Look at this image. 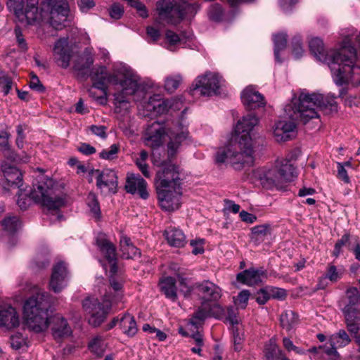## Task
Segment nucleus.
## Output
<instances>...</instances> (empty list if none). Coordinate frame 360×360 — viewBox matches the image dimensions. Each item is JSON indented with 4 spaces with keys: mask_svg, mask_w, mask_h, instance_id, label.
Masks as SVG:
<instances>
[{
    "mask_svg": "<svg viewBox=\"0 0 360 360\" xmlns=\"http://www.w3.org/2000/svg\"><path fill=\"white\" fill-rule=\"evenodd\" d=\"M53 55L58 66L64 69L69 67L70 61L74 57V51L68 37L60 38L56 41L53 49Z\"/></svg>",
    "mask_w": 360,
    "mask_h": 360,
    "instance_id": "f3484780",
    "label": "nucleus"
},
{
    "mask_svg": "<svg viewBox=\"0 0 360 360\" xmlns=\"http://www.w3.org/2000/svg\"><path fill=\"white\" fill-rule=\"evenodd\" d=\"M330 347L323 345V351L328 355L338 356L337 349L347 345L350 342L347 333L344 330H340L338 333L331 335L328 339Z\"/></svg>",
    "mask_w": 360,
    "mask_h": 360,
    "instance_id": "393cba45",
    "label": "nucleus"
},
{
    "mask_svg": "<svg viewBox=\"0 0 360 360\" xmlns=\"http://www.w3.org/2000/svg\"><path fill=\"white\" fill-rule=\"evenodd\" d=\"M183 106V103L180 100L176 98L171 100H165L159 94L150 96L148 101L143 105L146 110L144 115H158L167 112L169 110H179Z\"/></svg>",
    "mask_w": 360,
    "mask_h": 360,
    "instance_id": "4468645a",
    "label": "nucleus"
},
{
    "mask_svg": "<svg viewBox=\"0 0 360 360\" xmlns=\"http://www.w3.org/2000/svg\"><path fill=\"white\" fill-rule=\"evenodd\" d=\"M148 157V153L146 150H141L139 155V158H136L135 163L139 170L141 172L142 174L146 178H150V173L148 169V165L146 163Z\"/></svg>",
    "mask_w": 360,
    "mask_h": 360,
    "instance_id": "a19ab883",
    "label": "nucleus"
},
{
    "mask_svg": "<svg viewBox=\"0 0 360 360\" xmlns=\"http://www.w3.org/2000/svg\"><path fill=\"white\" fill-rule=\"evenodd\" d=\"M224 312L223 308L218 304H213L211 307L209 304L202 303V306L187 323L186 327L188 330H191V328H194L195 330L199 329L207 317L214 316L217 319H221Z\"/></svg>",
    "mask_w": 360,
    "mask_h": 360,
    "instance_id": "dca6fc26",
    "label": "nucleus"
},
{
    "mask_svg": "<svg viewBox=\"0 0 360 360\" xmlns=\"http://www.w3.org/2000/svg\"><path fill=\"white\" fill-rule=\"evenodd\" d=\"M255 174L266 189H282L286 183L294 181L297 176L295 166L287 159L278 160L274 167L265 172L257 169Z\"/></svg>",
    "mask_w": 360,
    "mask_h": 360,
    "instance_id": "9b49d317",
    "label": "nucleus"
},
{
    "mask_svg": "<svg viewBox=\"0 0 360 360\" xmlns=\"http://www.w3.org/2000/svg\"><path fill=\"white\" fill-rule=\"evenodd\" d=\"M169 270L172 274L176 276L177 279H179L180 276L185 275V269L177 264H171L169 266Z\"/></svg>",
    "mask_w": 360,
    "mask_h": 360,
    "instance_id": "69168bd1",
    "label": "nucleus"
},
{
    "mask_svg": "<svg viewBox=\"0 0 360 360\" xmlns=\"http://www.w3.org/2000/svg\"><path fill=\"white\" fill-rule=\"evenodd\" d=\"M93 63L94 58L91 56H80L74 63L73 68L79 73L84 74L85 70L89 68Z\"/></svg>",
    "mask_w": 360,
    "mask_h": 360,
    "instance_id": "c9c22d12",
    "label": "nucleus"
},
{
    "mask_svg": "<svg viewBox=\"0 0 360 360\" xmlns=\"http://www.w3.org/2000/svg\"><path fill=\"white\" fill-rule=\"evenodd\" d=\"M125 189L129 193H138L143 199L148 197L147 183L139 174H129L127 175Z\"/></svg>",
    "mask_w": 360,
    "mask_h": 360,
    "instance_id": "5701e85b",
    "label": "nucleus"
},
{
    "mask_svg": "<svg viewBox=\"0 0 360 360\" xmlns=\"http://www.w3.org/2000/svg\"><path fill=\"white\" fill-rule=\"evenodd\" d=\"M244 105L249 110H254L265 105L264 96L253 86H247L241 93Z\"/></svg>",
    "mask_w": 360,
    "mask_h": 360,
    "instance_id": "4be33fe9",
    "label": "nucleus"
},
{
    "mask_svg": "<svg viewBox=\"0 0 360 360\" xmlns=\"http://www.w3.org/2000/svg\"><path fill=\"white\" fill-rule=\"evenodd\" d=\"M283 347L288 352L293 351L296 354H305V351L304 349L295 346L293 344L292 341L288 338L285 337L283 338Z\"/></svg>",
    "mask_w": 360,
    "mask_h": 360,
    "instance_id": "5fc2aeb1",
    "label": "nucleus"
},
{
    "mask_svg": "<svg viewBox=\"0 0 360 360\" xmlns=\"http://www.w3.org/2000/svg\"><path fill=\"white\" fill-rule=\"evenodd\" d=\"M2 175L0 176V186L6 191L12 188H19L22 179V173L15 166L4 163L1 166Z\"/></svg>",
    "mask_w": 360,
    "mask_h": 360,
    "instance_id": "a211bd4d",
    "label": "nucleus"
},
{
    "mask_svg": "<svg viewBox=\"0 0 360 360\" xmlns=\"http://www.w3.org/2000/svg\"><path fill=\"white\" fill-rule=\"evenodd\" d=\"M351 41L352 39L347 36L339 49H330L326 52L320 38L314 37L309 43L311 53L317 60L328 65L333 81L338 85H360V67L355 65L356 51Z\"/></svg>",
    "mask_w": 360,
    "mask_h": 360,
    "instance_id": "f03ea898",
    "label": "nucleus"
},
{
    "mask_svg": "<svg viewBox=\"0 0 360 360\" xmlns=\"http://www.w3.org/2000/svg\"><path fill=\"white\" fill-rule=\"evenodd\" d=\"M292 55L295 58H300L304 53L302 39L300 37H296L292 39Z\"/></svg>",
    "mask_w": 360,
    "mask_h": 360,
    "instance_id": "8fccbe9b",
    "label": "nucleus"
},
{
    "mask_svg": "<svg viewBox=\"0 0 360 360\" xmlns=\"http://www.w3.org/2000/svg\"><path fill=\"white\" fill-rule=\"evenodd\" d=\"M224 312L222 315V317L220 319H223L225 316L226 321H229L231 325L238 324V319L237 317V313L236 309L232 307H228L226 309H223Z\"/></svg>",
    "mask_w": 360,
    "mask_h": 360,
    "instance_id": "6e6d98bb",
    "label": "nucleus"
},
{
    "mask_svg": "<svg viewBox=\"0 0 360 360\" xmlns=\"http://www.w3.org/2000/svg\"><path fill=\"white\" fill-rule=\"evenodd\" d=\"M159 18L169 24L179 23L184 18V13L179 5L170 0H160L157 3Z\"/></svg>",
    "mask_w": 360,
    "mask_h": 360,
    "instance_id": "2eb2a0df",
    "label": "nucleus"
},
{
    "mask_svg": "<svg viewBox=\"0 0 360 360\" xmlns=\"http://www.w3.org/2000/svg\"><path fill=\"white\" fill-rule=\"evenodd\" d=\"M161 291L165 295L166 297L176 301L177 299V288L176 286V279L172 276H166L162 278L159 282Z\"/></svg>",
    "mask_w": 360,
    "mask_h": 360,
    "instance_id": "cd10ccee",
    "label": "nucleus"
},
{
    "mask_svg": "<svg viewBox=\"0 0 360 360\" xmlns=\"http://www.w3.org/2000/svg\"><path fill=\"white\" fill-rule=\"evenodd\" d=\"M152 162L159 167L155 181L161 208L167 212L178 210L182 195V179L179 166L171 161L162 160L160 153L155 150L152 153Z\"/></svg>",
    "mask_w": 360,
    "mask_h": 360,
    "instance_id": "423d86ee",
    "label": "nucleus"
},
{
    "mask_svg": "<svg viewBox=\"0 0 360 360\" xmlns=\"http://www.w3.org/2000/svg\"><path fill=\"white\" fill-rule=\"evenodd\" d=\"M119 146L117 144H112L108 149H105L100 153V157L105 160H112L116 157L119 151Z\"/></svg>",
    "mask_w": 360,
    "mask_h": 360,
    "instance_id": "09e8293b",
    "label": "nucleus"
},
{
    "mask_svg": "<svg viewBox=\"0 0 360 360\" xmlns=\"http://www.w3.org/2000/svg\"><path fill=\"white\" fill-rule=\"evenodd\" d=\"M124 13V9L119 4H114L110 9V15L112 18L120 19Z\"/></svg>",
    "mask_w": 360,
    "mask_h": 360,
    "instance_id": "052dcab7",
    "label": "nucleus"
},
{
    "mask_svg": "<svg viewBox=\"0 0 360 360\" xmlns=\"http://www.w3.org/2000/svg\"><path fill=\"white\" fill-rule=\"evenodd\" d=\"M342 271H341V269H338L334 265H329L327 267V269H326L325 276L323 278V280L327 278L330 281H331L333 283H335L342 278Z\"/></svg>",
    "mask_w": 360,
    "mask_h": 360,
    "instance_id": "c03bdc74",
    "label": "nucleus"
},
{
    "mask_svg": "<svg viewBox=\"0 0 360 360\" xmlns=\"http://www.w3.org/2000/svg\"><path fill=\"white\" fill-rule=\"evenodd\" d=\"M272 233V227L269 224L257 225L251 229V238L257 243L264 241Z\"/></svg>",
    "mask_w": 360,
    "mask_h": 360,
    "instance_id": "2f4dec72",
    "label": "nucleus"
},
{
    "mask_svg": "<svg viewBox=\"0 0 360 360\" xmlns=\"http://www.w3.org/2000/svg\"><path fill=\"white\" fill-rule=\"evenodd\" d=\"M258 122L252 115L239 120L228 143L218 148L216 162L230 164L236 169L252 165L256 148L259 145V136L254 129Z\"/></svg>",
    "mask_w": 360,
    "mask_h": 360,
    "instance_id": "f257e3e1",
    "label": "nucleus"
},
{
    "mask_svg": "<svg viewBox=\"0 0 360 360\" xmlns=\"http://www.w3.org/2000/svg\"><path fill=\"white\" fill-rule=\"evenodd\" d=\"M13 86V82L10 77L4 74H0V89L4 95H7Z\"/></svg>",
    "mask_w": 360,
    "mask_h": 360,
    "instance_id": "864d4df0",
    "label": "nucleus"
},
{
    "mask_svg": "<svg viewBox=\"0 0 360 360\" xmlns=\"http://www.w3.org/2000/svg\"><path fill=\"white\" fill-rule=\"evenodd\" d=\"M269 299H270V297L269 295V293H268L266 288L260 290L257 292L256 300L259 304H265Z\"/></svg>",
    "mask_w": 360,
    "mask_h": 360,
    "instance_id": "774afa93",
    "label": "nucleus"
},
{
    "mask_svg": "<svg viewBox=\"0 0 360 360\" xmlns=\"http://www.w3.org/2000/svg\"><path fill=\"white\" fill-rule=\"evenodd\" d=\"M120 245L122 257L125 259H133L136 256H140L139 249L131 243L130 238L127 236H121Z\"/></svg>",
    "mask_w": 360,
    "mask_h": 360,
    "instance_id": "c756f323",
    "label": "nucleus"
},
{
    "mask_svg": "<svg viewBox=\"0 0 360 360\" xmlns=\"http://www.w3.org/2000/svg\"><path fill=\"white\" fill-rule=\"evenodd\" d=\"M349 243V235L348 233H345L335 243L334 250H333V255L335 257H338L342 252V248L343 246L348 245Z\"/></svg>",
    "mask_w": 360,
    "mask_h": 360,
    "instance_id": "603ef678",
    "label": "nucleus"
},
{
    "mask_svg": "<svg viewBox=\"0 0 360 360\" xmlns=\"http://www.w3.org/2000/svg\"><path fill=\"white\" fill-rule=\"evenodd\" d=\"M18 325L19 317L15 309L10 305H0V326L10 329Z\"/></svg>",
    "mask_w": 360,
    "mask_h": 360,
    "instance_id": "a878e982",
    "label": "nucleus"
},
{
    "mask_svg": "<svg viewBox=\"0 0 360 360\" xmlns=\"http://www.w3.org/2000/svg\"><path fill=\"white\" fill-rule=\"evenodd\" d=\"M223 79L217 73L206 72L198 76L193 83V94L210 96L217 94L223 84Z\"/></svg>",
    "mask_w": 360,
    "mask_h": 360,
    "instance_id": "ddd939ff",
    "label": "nucleus"
},
{
    "mask_svg": "<svg viewBox=\"0 0 360 360\" xmlns=\"http://www.w3.org/2000/svg\"><path fill=\"white\" fill-rule=\"evenodd\" d=\"M105 347V343L100 337L94 338L89 345L91 352L97 356H101L104 353Z\"/></svg>",
    "mask_w": 360,
    "mask_h": 360,
    "instance_id": "37998d69",
    "label": "nucleus"
},
{
    "mask_svg": "<svg viewBox=\"0 0 360 360\" xmlns=\"http://www.w3.org/2000/svg\"><path fill=\"white\" fill-rule=\"evenodd\" d=\"M11 347L15 349H20L26 346V339L21 334L15 333L11 337Z\"/></svg>",
    "mask_w": 360,
    "mask_h": 360,
    "instance_id": "3c124183",
    "label": "nucleus"
},
{
    "mask_svg": "<svg viewBox=\"0 0 360 360\" xmlns=\"http://www.w3.org/2000/svg\"><path fill=\"white\" fill-rule=\"evenodd\" d=\"M179 333L185 337H191L195 344L198 346H203L204 345V340L202 335L200 334V333L198 331V329L195 330L194 328H191V330H188L187 327L186 326L185 328L183 327H180L179 328Z\"/></svg>",
    "mask_w": 360,
    "mask_h": 360,
    "instance_id": "e433bc0d",
    "label": "nucleus"
},
{
    "mask_svg": "<svg viewBox=\"0 0 360 360\" xmlns=\"http://www.w3.org/2000/svg\"><path fill=\"white\" fill-rule=\"evenodd\" d=\"M78 6L82 13H86L95 6V3L93 0H80Z\"/></svg>",
    "mask_w": 360,
    "mask_h": 360,
    "instance_id": "338daca9",
    "label": "nucleus"
},
{
    "mask_svg": "<svg viewBox=\"0 0 360 360\" xmlns=\"http://www.w3.org/2000/svg\"><path fill=\"white\" fill-rule=\"evenodd\" d=\"M1 225L5 231L12 233L19 229L21 223L18 217L10 216L1 221Z\"/></svg>",
    "mask_w": 360,
    "mask_h": 360,
    "instance_id": "4c0bfd02",
    "label": "nucleus"
},
{
    "mask_svg": "<svg viewBox=\"0 0 360 360\" xmlns=\"http://www.w3.org/2000/svg\"><path fill=\"white\" fill-rule=\"evenodd\" d=\"M181 114L180 120H174L167 124L169 126L167 129L163 124L158 122H154L149 125L144 135L145 145L155 150L162 144L164 136L166 134L169 139L167 143L168 156L175 155L188 135L184 111Z\"/></svg>",
    "mask_w": 360,
    "mask_h": 360,
    "instance_id": "1a4fd4ad",
    "label": "nucleus"
},
{
    "mask_svg": "<svg viewBox=\"0 0 360 360\" xmlns=\"http://www.w3.org/2000/svg\"><path fill=\"white\" fill-rule=\"evenodd\" d=\"M273 40L274 43L275 59L277 62L281 63L282 60L279 58V52L283 50L286 46L287 35L285 33L274 34Z\"/></svg>",
    "mask_w": 360,
    "mask_h": 360,
    "instance_id": "72a5a7b5",
    "label": "nucleus"
},
{
    "mask_svg": "<svg viewBox=\"0 0 360 360\" xmlns=\"http://www.w3.org/2000/svg\"><path fill=\"white\" fill-rule=\"evenodd\" d=\"M179 283V291L184 294V295L188 296L191 292V288L188 284V280L184 276H180L178 279Z\"/></svg>",
    "mask_w": 360,
    "mask_h": 360,
    "instance_id": "bf43d9fd",
    "label": "nucleus"
},
{
    "mask_svg": "<svg viewBox=\"0 0 360 360\" xmlns=\"http://www.w3.org/2000/svg\"><path fill=\"white\" fill-rule=\"evenodd\" d=\"M197 289L202 303L217 302L221 297V289L210 281H204L197 285Z\"/></svg>",
    "mask_w": 360,
    "mask_h": 360,
    "instance_id": "412c9836",
    "label": "nucleus"
},
{
    "mask_svg": "<svg viewBox=\"0 0 360 360\" xmlns=\"http://www.w3.org/2000/svg\"><path fill=\"white\" fill-rule=\"evenodd\" d=\"M98 173L96 177V186L105 193H115L117 188V175L115 170L111 169H103L101 172L96 171Z\"/></svg>",
    "mask_w": 360,
    "mask_h": 360,
    "instance_id": "6ab92c4d",
    "label": "nucleus"
},
{
    "mask_svg": "<svg viewBox=\"0 0 360 360\" xmlns=\"http://www.w3.org/2000/svg\"><path fill=\"white\" fill-rule=\"evenodd\" d=\"M146 33L148 38L150 39L151 41L155 42L159 39L160 37V32L158 29L155 28L153 26H148L146 28Z\"/></svg>",
    "mask_w": 360,
    "mask_h": 360,
    "instance_id": "0e129e2a",
    "label": "nucleus"
},
{
    "mask_svg": "<svg viewBox=\"0 0 360 360\" xmlns=\"http://www.w3.org/2000/svg\"><path fill=\"white\" fill-rule=\"evenodd\" d=\"M94 86L101 91L98 97L100 104L107 103V89L110 84L120 85L123 91L134 93L139 88L140 77L129 65L123 63L116 64L112 72H108L105 66L94 67L91 73Z\"/></svg>",
    "mask_w": 360,
    "mask_h": 360,
    "instance_id": "6e6552de",
    "label": "nucleus"
},
{
    "mask_svg": "<svg viewBox=\"0 0 360 360\" xmlns=\"http://www.w3.org/2000/svg\"><path fill=\"white\" fill-rule=\"evenodd\" d=\"M204 243L203 239L192 240L190 242L191 246L193 248L192 253L194 255L202 254L204 252Z\"/></svg>",
    "mask_w": 360,
    "mask_h": 360,
    "instance_id": "13d9d810",
    "label": "nucleus"
},
{
    "mask_svg": "<svg viewBox=\"0 0 360 360\" xmlns=\"http://www.w3.org/2000/svg\"><path fill=\"white\" fill-rule=\"evenodd\" d=\"M30 87L38 92H43L44 91V87L41 84L39 79L35 75H32L30 82Z\"/></svg>",
    "mask_w": 360,
    "mask_h": 360,
    "instance_id": "680f3d73",
    "label": "nucleus"
},
{
    "mask_svg": "<svg viewBox=\"0 0 360 360\" xmlns=\"http://www.w3.org/2000/svg\"><path fill=\"white\" fill-rule=\"evenodd\" d=\"M86 204L94 217L96 219L100 218L101 210L95 193H89L86 198Z\"/></svg>",
    "mask_w": 360,
    "mask_h": 360,
    "instance_id": "79ce46f5",
    "label": "nucleus"
},
{
    "mask_svg": "<svg viewBox=\"0 0 360 360\" xmlns=\"http://www.w3.org/2000/svg\"><path fill=\"white\" fill-rule=\"evenodd\" d=\"M267 278V272L263 268H250L239 273L237 280L248 285H257Z\"/></svg>",
    "mask_w": 360,
    "mask_h": 360,
    "instance_id": "b1692460",
    "label": "nucleus"
},
{
    "mask_svg": "<svg viewBox=\"0 0 360 360\" xmlns=\"http://www.w3.org/2000/svg\"><path fill=\"white\" fill-rule=\"evenodd\" d=\"M68 281V271L66 264L63 262L57 263L53 267L49 288L56 293L60 292L67 286Z\"/></svg>",
    "mask_w": 360,
    "mask_h": 360,
    "instance_id": "aec40b11",
    "label": "nucleus"
},
{
    "mask_svg": "<svg viewBox=\"0 0 360 360\" xmlns=\"http://www.w3.org/2000/svg\"><path fill=\"white\" fill-rule=\"evenodd\" d=\"M27 129V126L25 124H19L16 127L17 131V138H16V145L18 148H22L23 147L24 141L25 139V131Z\"/></svg>",
    "mask_w": 360,
    "mask_h": 360,
    "instance_id": "4d7b16f0",
    "label": "nucleus"
},
{
    "mask_svg": "<svg viewBox=\"0 0 360 360\" xmlns=\"http://www.w3.org/2000/svg\"><path fill=\"white\" fill-rule=\"evenodd\" d=\"M96 243L108 262L111 273L110 283V287L115 291V295L112 297L109 295H105L102 302L94 297H87L83 301L84 310L89 316L88 321L89 324L95 327L100 326L104 321L111 307L118 304L123 297L122 282L113 277L117 272L115 248L102 233L97 236Z\"/></svg>",
    "mask_w": 360,
    "mask_h": 360,
    "instance_id": "39448f33",
    "label": "nucleus"
},
{
    "mask_svg": "<svg viewBox=\"0 0 360 360\" xmlns=\"http://www.w3.org/2000/svg\"><path fill=\"white\" fill-rule=\"evenodd\" d=\"M10 134L4 130H0V148L1 150L5 153V155H9V158L15 160L13 155H11V151L10 150V145L8 139Z\"/></svg>",
    "mask_w": 360,
    "mask_h": 360,
    "instance_id": "a18cd8bd",
    "label": "nucleus"
},
{
    "mask_svg": "<svg viewBox=\"0 0 360 360\" xmlns=\"http://www.w3.org/2000/svg\"><path fill=\"white\" fill-rule=\"evenodd\" d=\"M14 32L18 46L21 49L26 51L27 49V43L22 36L20 29L19 27H15Z\"/></svg>",
    "mask_w": 360,
    "mask_h": 360,
    "instance_id": "e2e57ef3",
    "label": "nucleus"
},
{
    "mask_svg": "<svg viewBox=\"0 0 360 360\" xmlns=\"http://www.w3.org/2000/svg\"><path fill=\"white\" fill-rule=\"evenodd\" d=\"M135 92L136 91L134 92V94ZM124 94H129V92L124 91L122 89V92L117 93L114 95L115 112L120 115H126L129 112L130 109V103L124 96ZM131 94H133V93L130 94V95Z\"/></svg>",
    "mask_w": 360,
    "mask_h": 360,
    "instance_id": "7c9ffc66",
    "label": "nucleus"
},
{
    "mask_svg": "<svg viewBox=\"0 0 360 360\" xmlns=\"http://www.w3.org/2000/svg\"><path fill=\"white\" fill-rule=\"evenodd\" d=\"M250 293L249 290H242L235 299V304L241 309H245L248 304Z\"/></svg>",
    "mask_w": 360,
    "mask_h": 360,
    "instance_id": "de8ad7c7",
    "label": "nucleus"
},
{
    "mask_svg": "<svg viewBox=\"0 0 360 360\" xmlns=\"http://www.w3.org/2000/svg\"><path fill=\"white\" fill-rule=\"evenodd\" d=\"M6 6L13 11L18 22L38 26L46 20L57 30L65 26L70 8L65 0H7Z\"/></svg>",
    "mask_w": 360,
    "mask_h": 360,
    "instance_id": "20e7f679",
    "label": "nucleus"
},
{
    "mask_svg": "<svg viewBox=\"0 0 360 360\" xmlns=\"http://www.w3.org/2000/svg\"><path fill=\"white\" fill-rule=\"evenodd\" d=\"M266 289L269 293L270 298L282 300H284L287 296L286 290L283 288L274 286H266Z\"/></svg>",
    "mask_w": 360,
    "mask_h": 360,
    "instance_id": "49530a36",
    "label": "nucleus"
},
{
    "mask_svg": "<svg viewBox=\"0 0 360 360\" xmlns=\"http://www.w3.org/2000/svg\"><path fill=\"white\" fill-rule=\"evenodd\" d=\"M48 296L41 292H37L26 300L24 304V317L27 326L35 332L45 330L50 323H53L52 331L55 338L70 335L71 329L65 319L57 314L50 321L48 318Z\"/></svg>",
    "mask_w": 360,
    "mask_h": 360,
    "instance_id": "0eeeda50",
    "label": "nucleus"
},
{
    "mask_svg": "<svg viewBox=\"0 0 360 360\" xmlns=\"http://www.w3.org/2000/svg\"><path fill=\"white\" fill-rule=\"evenodd\" d=\"M347 326L350 333L357 334L360 326V296L357 288L347 291V300L342 309Z\"/></svg>",
    "mask_w": 360,
    "mask_h": 360,
    "instance_id": "f8f14e48",
    "label": "nucleus"
},
{
    "mask_svg": "<svg viewBox=\"0 0 360 360\" xmlns=\"http://www.w3.org/2000/svg\"><path fill=\"white\" fill-rule=\"evenodd\" d=\"M282 351L278 346L276 339L271 338L269 340L268 344L265 346L264 354L266 360H275L280 356V352Z\"/></svg>",
    "mask_w": 360,
    "mask_h": 360,
    "instance_id": "f704fd0d",
    "label": "nucleus"
},
{
    "mask_svg": "<svg viewBox=\"0 0 360 360\" xmlns=\"http://www.w3.org/2000/svg\"><path fill=\"white\" fill-rule=\"evenodd\" d=\"M120 325L123 333L128 336H133L137 332V326L135 319L129 314H127L122 317L120 321Z\"/></svg>",
    "mask_w": 360,
    "mask_h": 360,
    "instance_id": "473e14b6",
    "label": "nucleus"
},
{
    "mask_svg": "<svg viewBox=\"0 0 360 360\" xmlns=\"http://www.w3.org/2000/svg\"><path fill=\"white\" fill-rule=\"evenodd\" d=\"M182 82L180 75H174L167 77L165 79V89L169 93L174 92Z\"/></svg>",
    "mask_w": 360,
    "mask_h": 360,
    "instance_id": "ea45409f",
    "label": "nucleus"
},
{
    "mask_svg": "<svg viewBox=\"0 0 360 360\" xmlns=\"http://www.w3.org/2000/svg\"><path fill=\"white\" fill-rule=\"evenodd\" d=\"M333 96L302 92L298 98L294 97L290 103L285 106L284 110L290 121L281 120L275 123L273 134L277 142H283L291 138V133L296 128L295 120L304 123L311 119L319 117L318 110L329 108L337 110V103Z\"/></svg>",
    "mask_w": 360,
    "mask_h": 360,
    "instance_id": "7ed1b4c3",
    "label": "nucleus"
},
{
    "mask_svg": "<svg viewBox=\"0 0 360 360\" xmlns=\"http://www.w3.org/2000/svg\"><path fill=\"white\" fill-rule=\"evenodd\" d=\"M53 186L52 179L41 176L37 184L33 185L30 197L22 191L18 193V205L21 210H26L32 199L36 202L41 203L49 213L56 214L58 220H61L63 216L58 213V210L65 206V200L64 198L56 195Z\"/></svg>",
    "mask_w": 360,
    "mask_h": 360,
    "instance_id": "9d476101",
    "label": "nucleus"
},
{
    "mask_svg": "<svg viewBox=\"0 0 360 360\" xmlns=\"http://www.w3.org/2000/svg\"><path fill=\"white\" fill-rule=\"evenodd\" d=\"M164 235L171 246L181 248L186 243L185 234L179 229L168 228L165 231Z\"/></svg>",
    "mask_w": 360,
    "mask_h": 360,
    "instance_id": "bb28decb",
    "label": "nucleus"
},
{
    "mask_svg": "<svg viewBox=\"0 0 360 360\" xmlns=\"http://www.w3.org/2000/svg\"><path fill=\"white\" fill-rule=\"evenodd\" d=\"M165 38L167 42V48L170 51H174V49L177 46H186L187 41L191 39V36H179L175 32L171 30H167L166 32Z\"/></svg>",
    "mask_w": 360,
    "mask_h": 360,
    "instance_id": "c85d7f7f",
    "label": "nucleus"
},
{
    "mask_svg": "<svg viewBox=\"0 0 360 360\" xmlns=\"http://www.w3.org/2000/svg\"><path fill=\"white\" fill-rule=\"evenodd\" d=\"M282 326L290 330L297 322V315L292 311H288L281 315Z\"/></svg>",
    "mask_w": 360,
    "mask_h": 360,
    "instance_id": "58836bf2",
    "label": "nucleus"
}]
</instances>
